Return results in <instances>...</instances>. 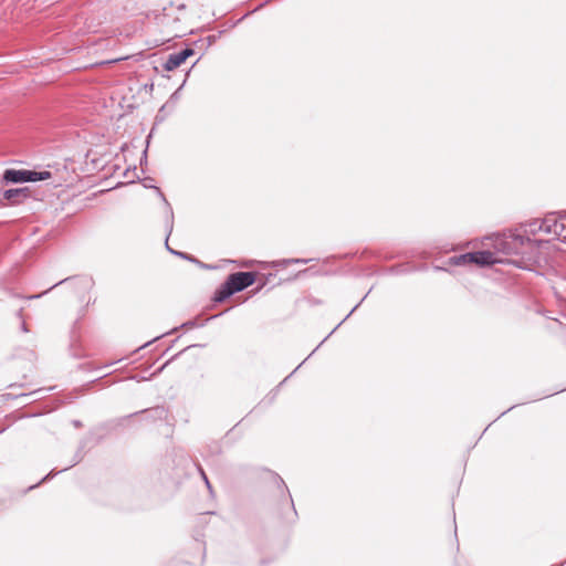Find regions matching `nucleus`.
<instances>
[{
  "label": "nucleus",
  "instance_id": "nucleus-5",
  "mask_svg": "<svg viewBox=\"0 0 566 566\" xmlns=\"http://www.w3.org/2000/svg\"><path fill=\"white\" fill-rule=\"evenodd\" d=\"M30 195L29 188H15L8 189L2 192V197L4 200L9 201L11 205L22 203Z\"/></svg>",
  "mask_w": 566,
  "mask_h": 566
},
{
  "label": "nucleus",
  "instance_id": "nucleus-7",
  "mask_svg": "<svg viewBox=\"0 0 566 566\" xmlns=\"http://www.w3.org/2000/svg\"><path fill=\"white\" fill-rule=\"evenodd\" d=\"M182 63H185L184 57L179 54V52L172 53L168 56L164 64V69L166 71H174L179 67Z\"/></svg>",
  "mask_w": 566,
  "mask_h": 566
},
{
  "label": "nucleus",
  "instance_id": "nucleus-3",
  "mask_svg": "<svg viewBox=\"0 0 566 566\" xmlns=\"http://www.w3.org/2000/svg\"><path fill=\"white\" fill-rule=\"evenodd\" d=\"M49 171H33V170H14L7 169L3 174V179L7 182H28V181H40L50 178Z\"/></svg>",
  "mask_w": 566,
  "mask_h": 566
},
{
  "label": "nucleus",
  "instance_id": "nucleus-1",
  "mask_svg": "<svg viewBox=\"0 0 566 566\" xmlns=\"http://www.w3.org/2000/svg\"><path fill=\"white\" fill-rule=\"evenodd\" d=\"M522 230L523 234L509 232L489 237L486 240L492 242L491 244L494 250L502 252L503 254H522L524 252L523 248L525 244H541L543 242V240L531 238V235L534 237L543 232L541 219H535L524 223L522 226Z\"/></svg>",
  "mask_w": 566,
  "mask_h": 566
},
{
  "label": "nucleus",
  "instance_id": "nucleus-16",
  "mask_svg": "<svg viewBox=\"0 0 566 566\" xmlns=\"http://www.w3.org/2000/svg\"><path fill=\"white\" fill-rule=\"evenodd\" d=\"M2 200H3V197H2V192L0 191V203H2Z\"/></svg>",
  "mask_w": 566,
  "mask_h": 566
},
{
  "label": "nucleus",
  "instance_id": "nucleus-11",
  "mask_svg": "<svg viewBox=\"0 0 566 566\" xmlns=\"http://www.w3.org/2000/svg\"><path fill=\"white\" fill-rule=\"evenodd\" d=\"M179 54L184 57V61H186L190 55L193 54V50L192 49H184V50L179 51Z\"/></svg>",
  "mask_w": 566,
  "mask_h": 566
},
{
  "label": "nucleus",
  "instance_id": "nucleus-15",
  "mask_svg": "<svg viewBox=\"0 0 566 566\" xmlns=\"http://www.w3.org/2000/svg\"><path fill=\"white\" fill-rule=\"evenodd\" d=\"M295 262L306 263V260H295Z\"/></svg>",
  "mask_w": 566,
  "mask_h": 566
},
{
  "label": "nucleus",
  "instance_id": "nucleus-4",
  "mask_svg": "<svg viewBox=\"0 0 566 566\" xmlns=\"http://www.w3.org/2000/svg\"><path fill=\"white\" fill-rule=\"evenodd\" d=\"M496 253H499L496 250H495V252H492V251L471 252L472 262L478 265H481V266L500 263V262H502V259L497 258Z\"/></svg>",
  "mask_w": 566,
  "mask_h": 566
},
{
  "label": "nucleus",
  "instance_id": "nucleus-2",
  "mask_svg": "<svg viewBox=\"0 0 566 566\" xmlns=\"http://www.w3.org/2000/svg\"><path fill=\"white\" fill-rule=\"evenodd\" d=\"M254 281L255 275L252 272H238L231 274L223 286L219 290L217 300L222 301L230 295L252 285Z\"/></svg>",
  "mask_w": 566,
  "mask_h": 566
},
{
  "label": "nucleus",
  "instance_id": "nucleus-8",
  "mask_svg": "<svg viewBox=\"0 0 566 566\" xmlns=\"http://www.w3.org/2000/svg\"><path fill=\"white\" fill-rule=\"evenodd\" d=\"M556 217H557V214L549 213V214L545 216L543 219H541L543 233L553 237V229H554L553 223H555Z\"/></svg>",
  "mask_w": 566,
  "mask_h": 566
},
{
  "label": "nucleus",
  "instance_id": "nucleus-14",
  "mask_svg": "<svg viewBox=\"0 0 566 566\" xmlns=\"http://www.w3.org/2000/svg\"><path fill=\"white\" fill-rule=\"evenodd\" d=\"M21 328H22V331H23V332H27V331H28V329H27V325H25V323H24V322L22 323Z\"/></svg>",
  "mask_w": 566,
  "mask_h": 566
},
{
  "label": "nucleus",
  "instance_id": "nucleus-9",
  "mask_svg": "<svg viewBox=\"0 0 566 566\" xmlns=\"http://www.w3.org/2000/svg\"><path fill=\"white\" fill-rule=\"evenodd\" d=\"M157 190H159V189L157 188ZM158 192H159L160 198L163 199V201H164V202L166 203V206H167V230H168V234H170V233H171V231H172V227H174V223H172V220H174V213H172L171 207H170V205L167 202V200H166V198H165L164 193H163V192H160V191H158Z\"/></svg>",
  "mask_w": 566,
  "mask_h": 566
},
{
  "label": "nucleus",
  "instance_id": "nucleus-10",
  "mask_svg": "<svg viewBox=\"0 0 566 566\" xmlns=\"http://www.w3.org/2000/svg\"><path fill=\"white\" fill-rule=\"evenodd\" d=\"M451 260H452V264H454V265H464V264L473 263L471 252L464 253V254H461L458 256H453Z\"/></svg>",
  "mask_w": 566,
  "mask_h": 566
},
{
  "label": "nucleus",
  "instance_id": "nucleus-12",
  "mask_svg": "<svg viewBox=\"0 0 566 566\" xmlns=\"http://www.w3.org/2000/svg\"><path fill=\"white\" fill-rule=\"evenodd\" d=\"M200 473L202 475V479L205 480V483H206L208 490L211 491V484H210V482H209V480H208V478H207V475H206V473H205V471L202 469H200Z\"/></svg>",
  "mask_w": 566,
  "mask_h": 566
},
{
  "label": "nucleus",
  "instance_id": "nucleus-6",
  "mask_svg": "<svg viewBox=\"0 0 566 566\" xmlns=\"http://www.w3.org/2000/svg\"><path fill=\"white\" fill-rule=\"evenodd\" d=\"M553 238L560 241L566 240V218L557 214L555 223H553Z\"/></svg>",
  "mask_w": 566,
  "mask_h": 566
},
{
  "label": "nucleus",
  "instance_id": "nucleus-13",
  "mask_svg": "<svg viewBox=\"0 0 566 566\" xmlns=\"http://www.w3.org/2000/svg\"><path fill=\"white\" fill-rule=\"evenodd\" d=\"M166 242H168V239H166ZM166 247H167V249H168L172 254H176V255H179V256L186 258V254H184L182 252H177V251L171 250V249L168 247V243H166Z\"/></svg>",
  "mask_w": 566,
  "mask_h": 566
}]
</instances>
